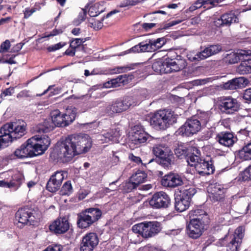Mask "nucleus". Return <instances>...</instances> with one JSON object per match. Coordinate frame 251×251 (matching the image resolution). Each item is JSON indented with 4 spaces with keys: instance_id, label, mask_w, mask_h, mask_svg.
Returning a JSON list of instances; mask_svg holds the SVG:
<instances>
[{
    "instance_id": "obj_1",
    "label": "nucleus",
    "mask_w": 251,
    "mask_h": 251,
    "mask_svg": "<svg viewBox=\"0 0 251 251\" xmlns=\"http://www.w3.org/2000/svg\"><path fill=\"white\" fill-rule=\"evenodd\" d=\"M90 138L78 134L68 135L55 144L53 156L63 162H68L76 155L86 153L91 149Z\"/></svg>"
},
{
    "instance_id": "obj_2",
    "label": "nucleus",
    "mask_w": 251,
    "mask_h": 251,
    "mask_svg": "<svg viewBox=\"0 0 251 251\" xmlns=\"http://www.w3.org/2000/svg\"><path fill=\"white\" fill-rule=\"evenodd\" d=\"M190 221L186 226V232L192 239L200 238L207 229L210 221L207 213L202 209H196L189 213Z\"/></svg>"
},
{
    "instance_id": "obj_3",
    "label": "nucleus",
    "mask_w": 251,
    "mask_h": 251,
    "mask_svg": "<svg viewBox=\"0 0 251 251\" xmlns=\"http://www.w3.org/2000/svg\"><path fill=\"white\" fill-rule=\"evenodd\" d=\"M177 115L169 109L160 110L154 113L150 119V124L154 128L165 130L176 123Z\"/></svg>"
},
{
    "instance_id": "obj_4",
    "label": "nucleus",
    "mask_w": 251,
    "mask_h": 251,
    "mask_svg": "<svg viewBox=\"0 0 251 251\" xmlns=\"http://www.w3.org/2000/svg\"><path fill=\"white\" fill-rule=\"evenodd\" d=\"M76 114L77 109L73 106L68 107L65 113L54 110L50 113L52 124L58 127L68 126L75 120Z\"/></svg>"
},
{
    "instance_id": "obj_5",
    "label": "nucleus",
    "mask_w": 251,
    "mask_h": 251,
    "mask_svg": "<svg viewBox=\"0 0 251 251\" xmlns=\"http://www.w3.org/2000/svg\"><path fill=\"white\" fill-rule=\"evenodd\" d=\"M37 211L31 206L26 205L20 208L15 213V219L18 221V226L23 227L25 225H35L39 218Z\"/></svg>"
},
{
    "instance_id": "obj_6",
    "label": "nucleus",
    "mask_w": 251,
    "mask_h": 251,
    "mask_svg": "<svg viewBox=\"0 0 251 251\" xmlns=\"http://www.w3.org/2000/svg\"><path fill=\"white\" fill-rule=\"evenodd\" d=\"M152 151L156 156V162L164 168H171L175 163V157L171 150L161 145H157L153 148Z\"/></svg>"
},
{
    "instance_id": "obj_7",
    "label": "nucleus",
    "mask_w": 251,
    "mask_h": 251,
    "mask_svg": "<svg viewBox=\"0 0 251 251\" xmlns=\"http://www.w3.org/2000/svg\"><path fill=\"white\" fill-rule=\"evenodd\" d=\"M132 230L143 238H149L155 236L161 231V224L157 221L145 222L134 225Z\"/></svg>"
},
{
    "instance_id": "obj_8",
    "label": "nucleus",
    "mask_w": 251,
    "mask_h": 251,
    "mask_svg": "<svg viewBox=\"0 0 251 251\" xmlns=\"http://www.w3.org/2000/svg\"><path fill=\"white\" fill-rule=\"evenodd\" d=\"M26 125L24 122L22 125L17 123H10L4 125L1 128L3 130V134L5 135L9 143L14 139H19L25 134Z\"/></svg>"
},
{
    "instance_id": "obj_9",
    "label": "nucleus",
    "mask_w": 251,
    "mask_h": 251,
    "mask_svg": "<svg viewBox=\"0 0 251 251\" xmlns=\"http://www.w3.org/2000/svg\"><path fill=\"white\" fill-rule=\"evenodd\" d=\"M218 108L222 114L226 115L235 114L241 109L240 102L231 96L221 97Z\"/></svg>"
},
{
    "instance_id": "obj_10",
    "label": "nucleus",
    "mask_w": 251,
    "mask_h": 251,
    "mask_svg": "<svg viewBox=\"0 0 251 251\" xmlns=\"http://www.w3.org/2000/svg\"><path fill=\"white\" fill-rule=\"evenodd\" d=\"M134 103L131 96H125L113 101L106 108V112L109 115L120 113L127 110Z\"/></svg>"
},
{
    "instance_id": "obj_11",
    "label": "nucleus",
    "mask_w": 251,
    "mask_h": 251,
    "mask_svg": "<svg viewBox=\"0 0 251 251\" xmlns=\"http://www.w3.org/2000/svg\"><path fill=\"white\" fill-rule=\"evenodd\" d=\"M150 205L154 208H168L171 205L169 196L163 191L155 192L149 201Z\"/></svg>"
},
{
    "instance_id": "obj_12",
    "label": "nucleus",
    "mask_w": 251,
    "mask_h": 251,
    "mask_svg": "<svg viewBox=\"0 0 251 251\" xmlns=\"http://www.w3.org/2000/svg\"><path fill=\"white\" fill-rule=\"evenodd\" d=\"M200 123L195 117L188 119L179 128V133L183 136L189 137L196 134L201 128Z\"/></svg>"
},
{
    "instance_id": "obj_13",
    "label": "nucleus",
    "mask_w": 251,
    "mask_h": 251,
    "mask_svg": "<svg viewBox=\"0 0 251 251\" xmlns=\"http://www.w3.org/2000/svg\"><path fill=\"white\" fill-rule=\"evenodd\" d=\"M70 228V223L66 217H58L52 222L49 229L55 235H60L67 232Z\"/></svg>"
},
{
    "instance_id": "obj_14",
    "label": "nucleus",
    "mask_w": 251,
    "mask_h": 251,
    "mask_svg": "<svg viewBox=\"0 0 251 251\" xmlns=\"http://www.w3.org/2000/svg\"><path fill=\"white\" fill-rule=\"evenodd\" d=\"M151 136L145 131L143 126L140 124L134 126L132 128L131 139L133 143L138 145L150 141Z\"/></svg>"
},
{
    "instance_id": "obj_15",
    "label": "nucleus",
    "mask_w": 251,
    "mask_h": 251,
    "mask_svg": "<svg viewBox=\"0 0 251 251\" xmlns=\"http://www.w3.org/2000/svg\"><path fill=\"white\" fill-rule=\"evenodd\" d=\"M196 170L201 176L213 174L215 172L214 161L210 156L202 158L196 166Z\"/></svg>"
},
{
    "instance_id": "obj_16",
    "label": "nucleus",
    "mask_w": 251,
    "mask_h": 251,
    "mask_svg": "<svg viewBox=\"0 0 251 251\" xmlns=\"http://www.w3.org/2000/svg\"><path fill=\"white\" fill-rule=\"evenodd\" d=\"M99 238L97 233L89 232L82 238L80 243V251H92L99 244Z\"/></svg>"
},
{
    "instance_id": "obj_17",
    "label": "nucleus",
    "mask_w": 251,
    "mask_h": 251,
    "mask_svg": "<svg viewBox=\"0 0 251 251\" xmlns=\"http://www.w3.org/2000/svg\"><path fill=\"white\" fill-rule=\"evenodd\" d=\"M64 173L63 171H57L50 176L46 184V189L48 191L54 193L60 189L64 179Z\"/></svg>"
},
{
    "instance_id": "obj_18",
    "label": "nucleus",
    "mask_w": 251,
    "mask_h": 251,
    "mask_svg": "<svg viewBox=\"0 0 251 251\" xmlns=\"http://www.w3.org/2000/svg\"><path fill=\"white\" fill-rule=\"evenodd\" d=\"M239 19L237 15L232 11L222 14L220 18L215 19L213 22L214 25L217 27L229 26L233 23H237Z\"/></svg>"
},
{
    "instance_id": "obj_19",
    "label": "nucleus",
    "mask_w": 251,
    "mask_h": 251,
    "mask_svg": "<svg viewBox=\"0 0 251 251\" xmlns=\"http://www.w3.org/2000/svg\"><path fill=\"white\" fill-rule=\"evenodd\" d=\"M31 138L28 139L25 143L23 144L18 151L20 152V158L33 157L38 156L37 151L34 145V142Z\"/></svg>"
},
{
    "instance_id": "obj_20",
    "label": "nucleus",
    "mask_w": 251,
    "mask_h": 251,
    "mask_svg": "<svg viewBox=\"0 0 251 251\" xmlns=\"http://www.w3.org/2000/svg\"><path fill=\"white\" fill-rule=\"evenodd\" d=\"M162 186L165 187L175 188L183 184L181 176L177 174L170 173L165 175L161 180Z\"/></svg>"
},
{
    "instance_id": "obj_21",
    "label": "nucleus",
    "mask_w": 251,
    "mask_h": 251,
    "mask_svg": "<svg viewBox=\"0 0 251 251\" xmlns=\"http://www.w3.org/2000/svg\"><path fill=\"white\" fill-rule=\"evenodd\" d=\"M207 191L210 199L213 202L222 201L225 198V189L219 184L210 185Z\"/></svg>"
},
{
    "instance_id": "obj_22",
    "label": "nucleus",
    "mask_w": 251,
    "mask_h": 251,
    "mask_svg": "<svg viewBox=\"0 0 251 251\" xmlns=\"http://www.w3.org/2000/svg\"><path fill=\"white\" fill-rule=\"evenodd\" d=\"M33 140L34 145L37 151L38 155H41L48 149L50 144V140L48 136L35 135L31 137Z\"/></svg>"
},
{
    "instance_id": "obj_23",
    "label": "nucleus",
    "mask_w": 251,
    "mask_h": 251,
    "mask_svg": "<svg viewBox=\"0 0 251 251\" xmlns=\"http://www.w3.org/2000/svg\"><path fill=\"white\" fill-rule=\"evenodd\" d=\"M215 139L220 145L230 148L236 142L237 138L232 132L225 131L218 133Z\"/></svg>"
},
{
    "instance_id": "obj_24",
    "label": "nucleus",
    "mask_w": 251,
    "mask_h": 251,
    "mask_svg": "<svg viewBox=\"0 0 251 251\" xmlns=\"http://www.w3.org/2000/svg\"><path fill=\"white\" fill-rule=\"evenodd\" d=\"M165 63L166 74L178 72L185 68L187 65L185 60L183 59L174 60L167 58L165 59Z\"/></svg>"
},
{
    "instance_id": "obj_25",
    "label": "nucleus",
    "mask_w": 251,
    "mask_h": 251,
    "mask_svg": "<svg viewBox=\"0 0 251 251\" xmlns=\"http://www.w3.org/2000/svg\"><path fill=\"white\" fill-rule=\"evenodd\" d=\"M222 50L221 46L219 45H209L208 47L201 50L200 52L197 53V59L200 60L205 59L212 55L218 53Z\"/></svg>"
},
{
    "instance_id": "obj_26",
    "label": "nucleus",
    "mask_w": 251,
    "mask_h": 251,
    "mask_svg": "<svg viewBox=\"0 0 251 251\" xmlns=\"http://www.w3.org/2000/svg\"><path fill=\"white\" fill-rule=\"evenodd\" d=\"M227 58L231 64L237 63L239 60H251V50H240L235 53L228 54Z\"/></svg>"
},
{
    "instance_id": "obj_27",
    "label": "nucleus",
    "mask_w": 251,
    "mask_h": 251,
    "mask_svg": "<svg viewBox=\"0 0 251 251\" xmlns=\"http://www.w3.org/2000/svg\"><path fill=\"white\" fill-rule=\"evenodd\" d=\"M223 245H226V251H239L241 243L237 241L235 237L233 236L226 235L224 238L221 239Z\"/></svg>"
},
{
    "instance_id": "obj_28",
    "label": "nucleus",
    "mask_w": 251,
    "mask_h": 251,
    "mask_svg": "<svg viewBox=\"0 0 251 251\" xmlns=\"http://www.w3.org/2000/svg\"><path fill=\"white\" fill-rule=\"evenodd\" d=\"M201 151L197 147L193 146L186 158L188 165L191 167H195L199 163L201 159Z\"/></svg>"
},
{
    "instance_id": "obj_29",
    "label": "nucleus",
    "mask_w": 251,
    "mask_h": 251,
    "mask_svg": "<svg viewBox=\"0 0 251 251\" xmlns=\"http://www.w3.org/2000/svg\"><path fill=\"white\" fill-rule=\"evenodd\" d=\"M129 75H122L118 76L116 78H112L103 84L105 88L117 87L121 85H125L128 83Z\"/></svg>"
},
{
    "instance_id": "obj_30",
    "label": "nucleus",
    "mask_w": 251,
    "mask_h": 251,
    "mask_svg": "<svg viewBox=\"0 0 251 251\" xmlns=\"http://www.w3.org/2000/svg\"><path fill=\"white\" fill-rule=\"evenodd\" d=\"M76 223L77 226L81 229L89 228L94 224L91 217H89L84 210L77 214Z\"/></svg>"
},
{
    "instance_id": "obj_31",
    "label": "nucleus",
    "mask_w": 251,
    "mask_h": 251,
    "mask_svg": "<svg viewBox=\"0 0 251 251\" xmlns=\"http://www.w3.org/2000/svg\"><path fill=\"white\" fill-rule=\"evenodd\" d=\"M193 147L184 143L178 144L174 149L175 154L179 159H186Z\"/></svg>"
},
{
    "instance_id": "obj_32",
    "label": "nucleus",
    "mask_w": 251,
    "mask_h": 251,
    "mask_svg": "<svg viewBox=\"0 0 251 251\" xmlns=\"http://www.w3.org/2000/svg\"><path fill=\"white\" fill-rule=\"evenodd\" d=\"M196 192L197 190L193 187L186 186L181 188L178 192L179 193L176 194L190 202L192 197L196 194Z\"/></svg>"
},
{
    "instance_id": "obj_33",
    "label": "nucleus",
    "mask_w": 251,
    "mask_h": 251,
    "mask_svg": "<svg viewBox=\"0 0 251 251\" xmlns=\"http://www.w3.org/2000/svg\"><path fill=\"white\" fill-rule=\"evenodd\" d=\"M175 200V208L177 211L182 212L189 208L190 204L189 201L185 200L176 194Z\"/></svg>"
},
{
    "instance_id": "obj_34",
    "label": "nucleus",
    "mask_w": 251,
    "mask_h": 251,
    "mask_svg": "<svg viewBox=\"0 0 251 251\" xmlns=\"http://www.w3.org/2000/svg\"><path fill=\"white\" fill-rule=\"evenodd\" d=\"M102 137L103 138H101V140L103 141L105 143H108L110 141L115 142L119 138V131H117L116 129H110L102 134Z\"/></svg>"
},
{
    "instance_id": "obj_35",
    "label": "nucleus",
    "mask_w": 251,
    "mask_h": 251,
    "mask_svg": "<svg viewBox=\"0 0 251 251\" xmlns=\"http://www.w3.org/2000/svg\"><path fill=\"white\" fill-rule=\"evenodd\" d=\"M237 156L242 161L251 160V142L245 145L238 151Z\"/></svg>"
},
{
    "instance_id": "obj_36",
    "label": "nucleus",
    "mask_w": 251,
    "mask_h": 251,
    "mask_svg": "<svg viewBox=\"0 0 251 251\" xmlns=\"http://www.w3.org/2000/svg\"><path fill=\"white\" fill-rule=\"evenodd\" d=\"M85 212L91 217V219L94 224L97 222L102 216V211L98 208H88L83 210Z\"/></svg>"
},
{
    "instance_id": "obj_37",
    "label": "nucleus",
    "mask_w": 251,
    "mask_h": 251,
    "mask_svg": "<svg viewBox=\"0 0 251 251\" xmlns=\"http://www.w3.org/2000/svg\"><path fill=\"white\" fill-rule=\"evenodd\" d=\"M244 77H239L233 79L224 84L225 89L234 90L242 87L243 85Z\"/></svg>"
},
{
    "instance_id": "obj_38",
    "label": "nucleus",
    "mask_w": 251,
    "mask_h": 251,
    "mask_svg": "<svg viewBox=\"0 0 251 251\" xmlns=\"http://www.w3.org/2000/svg\"><path fill=\"white\" fill-rule=\"evenodd\" d=\"M211 115V112L210 111H204L198 110L196 116L198 121L200 123V125L205 126L209 121Z\"/></svg>"
},
{
    "instance_id": "obj_39",
    "label": "nucleus",
    "mask_w": 251,
    "mask_h": 251,
    "mask_svg": "<svg viewBox=\"0 0 251 251\" xmlns=\"http://www.w3.org/2000/svg\"><path fill=\"white\" fill-rule=\"evenodd\" d=\"M166 65L165 59H158L153 62L151 68L157 74H166Z\"/></svg>"
},
{
    "instance_id": "obj_40",
    "label": "nucleus",
    "mask_w": 251,
    "mask_h": 251,
    "mask_svg": "<svg viewBox=\"0 0 251 251\" xmlns=\"http://www.w3.org/2000/svg\"><path fill=\"white\" fill-rule=\"evenodd\" d=\"M23 181V177L19 174H16L11 176L8 182L11 189L16 190L21 186Z\"/></svg>"
},
{
    "instance_id": "obj_41",
    "label": "nucleus",
    "mask_w": 251,
    "mask_h": 251,
    "mask_svg": "<svg viewBox=\"0 0 251 251\" xmlns=\"http://www.w3.org/2000/svg\"><path fill=\"white\" fill-rule=\"evenodd\" d=\"M131 180H133L138 186L140 184L145 182L147 178V175L144 171L138 170L131 176Z\"/></svg>"
},
{
    "instance_id": "obj_42",
    "label": "nucleus",
    "mask_w": 251,
    "mask_h": 251,
    "mask_svg": "<svg viewBox=\"0 0 251 251\" xmlns=\"http://www.w3.org/2000/svg\"><path fill=\"white\" fill-rule=\"evenodd\" d=\"M87 38H72L69 41L70 48L75 49L76 50L77 48L81 47L82 50L84 49L83 43L86 41Z\"/></svg>"
},
{
    "instance_id": "obj_43",
    "label": "nucleus",
    "mask_w": 251,
    "mask_h": 251,
    "mask_svg": "<svg viewBox=\"0 0 251 251\" xmlns=\"http://www.w3.org/2000/svg\"><path fill=\"white\" fill-rule=\"evenodd\" d=\"M119 12L120 11L117 9H114L108 13L106 16H104L101 19V21H98L95 22V23H91L92 25L91 26L97 30L100 29L103 26L102 22L105 18H108L111 16L112 15L119 13Z\"/></svg>"
},
{
    "instance_id": "obj_44",
    "label": "nucleus",
    "mask_w": 251,
    "mask_h": 251,
    "mask_svg": "<svg viewBox=\"0 0 251 251\" xmlns=\"http://www.w3.org/2000/svg\"><path fill=\"white\" fill-rule=\"evenodd\" d=\"M238 71L241 74L251 73V60L242 61L238 68Z\"/></svg>"
},
{
    "instance_id": "obj_45",
    "label": "nucleus",
    "mask_w": 251,
    "mask_h": 251,
    "mask_svg": "<svg viewBox=\"0 0 251 251\" xmlns=\"http://www.w3.org/2000/svg\"><path fill=\"white\" fill-rule=\"evenodd\" d=\"M138 186L133 180H131V177H130L128 180L123 183L122 190L124 193H128L136 189Z\"/></svg>"
},
{
    "instance_id": "obj_46",
    "label": "nucleus",
    "mask_w": 251,
    "mask_h": 251,
    "mask_svg": "<svg viewBox=\"0 0 251 251\" xmlns=\"http://www.w3.org/2000/svg\"><path fill=\"white\" fill-rule=\"evenodd\" d=\"M90 3L91 4L92 2ZM89 6L90 8L88 10V13L90 16L92 17H95L98 16L104 11V10L102 9L100 10L99 9L101 5L99 2L96 3L93 5Z\"/></svg>"
},
{
    "instance_id": "obj_47",
    "label": "nucleus",
    "mask_w": 251,
    "mask_h": 251,
    "mask_svg": "<svg viewBox=\"0 0 251 251\" xmlns=\"http://www.w3.org/2000/svg\"><path fill=\"white\" fill-rule=\"evenodd\" d=\"M73 192L71 181L68 180L63 185L60 190V194L63 196H70Z\"/></svg>"
},
{
    "instance_id": "obj_48",
    "label": "nucleus",
    "mask_w": 251,
    "mask_h": 251,
    "mask_svg": "<svg viewBox=\"0 0 251 251\" xmlns=\"http://www.w3.org/2000/svg\"><path fill=\"white\" fill-rule=\"evenodd\" d=\"M206 6H208L204 0H197V1L189 7L188 10L192 12L201 7H203L205 9H208Z\"/></svg>"
},
{
    "instance_id": "obj_49",
    "label": "nucleus",
    "mask_w": 251,
    "mask_h": 251,
    "mask_svg": "<svg viewBox=\"0 0 251 251\" xmlns=\"http://www.w3.org/2000/svg\"><path fill=\"white\" fill-rule=\"evenodd\" d=\"M154 52L160 49L166 43L164 37L158 38L156 39H151Z\"/></svg>"
},
{
    "instance_id": "obj_50",
    "label": "nucleus",
    "mask_w": 251,
    "mask_h": 251,
    "mask_svg": "<svg viewBox=\"0 0 251 251\" xmlns=\"http://www.w3.org/2000/svg\"><path fill=\"white\" fill-rule=\"evenodd\" d=\"M90 5V3H87V5H85V8L82 9V12L79 13L77 19L74 21V25H78L85 20L87 15V10Z\"/></svg>"
},
{
    "instance_id": "obj_51",
    "label": "nucleus",
    "mask_w": 251,
    "mask_h": 251,
    "mask_svg": "<svg viewBox=\"0 0 251 251\" xmlns=\"http://www.w3.org/2000/svg\"><path fill=\"white\" fill-rule=\"evenodd\" d=\"M245 228L242 226L238 227L235 230L234 234H227L228 236H233L235 237L237 241H239L240 243L242 242V240L244 236Z\"/></svg>"
},
{
    "instance_id": "obj_52",
    "label": "nucleus",
    "mask_w": 251,
    "mask_h": 251,
    "mask_svg": "<svg viewBox=\"0 0 251 251\" xmlns=\"http://www.w3.org/2000/svg\"><path fill=\"white\" fill-rule=\"evenodd\" d=\"M141 50L142 52H154L151 39H147L144 41L140 42Z\"/></svg>"
},
{
    "instance_id": "obj_53",
    "label": "nucleus",
    "mask_w": 251,
    "mask_h": 251,
    "mask_svg": "<svg viewBox=\"0 0 251 251\" xmlns=\"http://www.w3.org/2000/svg\"><path fill=\"white\" fill-rule=\"evenodd\" d=\"M48 122L45 121L43 124H39L36 127V131L38 132L47 133L52 130L54 128L53 125H47Z\"/></svg>"
},
{
    "instance_id": "obj_54",
    "label": "nucleus",
    "mask_w": 251,
    "mask_h": 251,
    "mask_svg": "<svg viewBox=\"0 0 251 251\" xmlns=\"http://www.w3.org/2000/svg\"><path fill=\"white\" fill-rule=\"evenodd\" d=\"M129 158L133 162L136 163L137 164L142 163V164L146 166L147 164H150V163L153 161V158H150L147 162L143 163L141 158L140 157L135 156L133 153H130L128 156Z\"/></svg>"
},
{
    "instance_id": "obj_55",
    "label": "nucleus",
    "mask_w": 251,
    "mask_h": 251,
    "mask_svg": "<svg viewBox=\"0 0 251 251\" xmlns=\"http://www.w3.org/2000/svg\"><path fill=\"white\" fill-rule=\"evenodd\" d=\"M67 45L66 42H59L56 44L49 46L47 48V50L49 52L55 51L64 47Z\"/></svg>"
},
{
    "instance_id": "obj_56",
    "label": "nucleus",
    "mask_w": 251,
    "mask_h": 251,
    "mask_svg": "<svg viewBox=\"0 0 251 251\" xmlns=\"http://www.w3.org/2000/svg\"><path fill=\"white\" fill-rule=\"evenodd\" d=\"M140 2L139 0H124L120 3V7H126L128 6H135Z\"/></svg>"
},
{
    "instance_id": "obj_57",
    "label": "nucleus",
    "mask_w": 251,
    "mask_h": 251,
    "mask_svg": "<svg viewBox=\"0 0 251 251\" xmlns=\"http://www.w3.org/2000/svg\"><path fill=\"white\" fill-rule=\"evenodd\" d=\"M241 177L244 181L251 180V165L242 172Z\"/></svg>"
},
{
    "instance_id": "obj_58",
    "label": "nucleus",
    "mask_w": 251,
    "mask_h": 251,
    "mask_svg": "<svg viewBox=\"0 0 251 251\" xmlns=\"http://www.w3.org/2000/svg\"><path fill=\"white\" fill-rule=\"evenodd\" d=\"M2 129L0 128V150L4 148L7 146L8 143V140L6 139L5 135L3 134Z\"/></svg>"
},
{
    "instance_id": "obj_59",
    "label": "nucleus",
    "mask_w": 251,
    "mask_h": 251,
    "mask_svg": "<svg viewBox=\"0 0 251 251\" xmlns=\"http://www.w3.org/2000/svg\"><path fill=\"white\" fill-rule=\"evenodd\" d=\"M63 248L62 245L56 244H52L48 246L42 251H62Z\"/></svg>"
},
{
    "instance_id": "obj_60",
    "label": "nucleus",
    "mask_w": 251,
    "mask_h": 251,
    "mask_svg": "<svg viewBox=\"0 0 251 251\" xmlns=\"http://www.w3.org/2000/svg\"><path fill=\"white\" fill-rule=\"evenodd\" d=\"M142 52L141 50V46L140 45V43H139L138 44L135 45L134 46L132 47L130 49L126 50L124 51V53L123 54H128L129 53H140Z\"/></svg>"
},
{
    "instance_id": "obj_61",
    "label": "nucleus",
    "mask_w": 251,
    "mask_h": 251,
    "mask_svg": "<svg viewBox=\"0 0 251 251\" xmlns=\"http://www.w3.org/2000/svg\"><path fill=\"white\" fill-rule=\"evenodd\" d=\"M13 88L9 87L2 90L0 95V103H1L4 100V98L6 96H11L13 93Z\"/></svg>"
},
{
    "instance_id": "obj_62",
    "label": "nucleus",
    "mask_w": 251,
    "mask_h": 251,
    "mask_svg": "<svg viewBox=\"0 0 251 251\" xmlns=\"http://www.w3.org/2000/svg\"><path fill=\"white\" fill-rule=\"evenodd\" d=\"M10 47V43L8 40L2 42L0 47V53H2L8 50Z\"/></svg>"
},
{
    "instance_id": "obj_63",
    "label": "nucleus",
    "mask_w": 251,
    "mask_h": 251,
    "mask_svg": "<svg viewBox=\"0 0 251 251\" xmlns=\"http://www.w3.org/2000/svg\"><path fill=\"white\" fill-rule=\"evenodd\" d=\"M37 8L33 7L31 9H30L29 7L25 8V9L23 11V13L24 15V19H28L33 13L37 11Z\"/></svg>"
},
{
    "instance_id": "obj_64",
    "label": "nucleus",
    "mask_w": 251,
    "mask_h": 251,
    "mask_svg": "<svg viewBox=\"0 0 251 251\" xmlns=\"http://www.w3.org/2000/svg\"><path fill=\"white\" fill-rule=\"evenodd\" d=\"M243 99L246 100V102H251V88L247 89L244 92L243 95Z\"/></svg>"
}]
</instances>
